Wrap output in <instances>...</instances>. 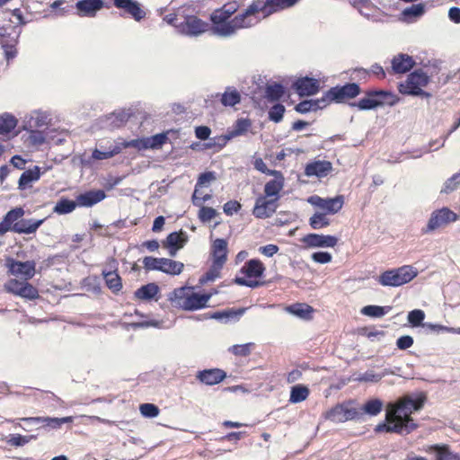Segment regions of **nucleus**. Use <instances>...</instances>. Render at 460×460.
<instances>
[{
  "instance_id": "412c9836",
  "label": "nucleus",
  "mask_w": 460,
  "mask_h": 460,
  "mask_svg": "<svg viewBox=\"0 0 460 460\" xmlns=\"http://www.w3.org/2000/svg\"><path fill=\"white\" fill-rule=\"evenodd\" d=\"M25 211L21 207H16L6 213L4 219L0 222V235L4 234L8 231L13 232V226L19 223L24 216Z\"/></svg>"
},
{
  "instance_id": "6e6552de",
  "label": "nucleus",
  "mask_w": 460,
  "mask_h": 460,
  "mask_svg": "<svg viewBox=\"0 0 460 460\" xmlns=\"http://www.w3.org/2000/svg\"><path fill=\"white\" fill-rule=\"evenodd\" d=\"M178 32L190 37H197L209 29V23L195 15L187 16L183 22L175 25Z\"/></svg>"
},
{
  "instance_id": "39448f33",
  "label": "nucleus",
  "mask_w": 460,
  "mask_h": 460,
  "mask_svg": "<svg viewBox=\"0 0 460 460\" xmlns=\"http://www.w3.org/2000/svg\"><path fill=\"white\" fill-rule=\"evenodd\" d=\"M417 270L410 265L385 270L378 277V283L384 287H400L417 276Z\"/></svg>"
},
{
  "instance_id": "052dcab7",
  "label": "nucleus",
  "mask_w": 460,
  "mask_h": 460,
  "mask_svg": "<svg viewBox=\"0 0 460 460\" xmlns=\"http://www.w3.org/2000/svg\"><path fill=\"white\" fill-rule=\"evenodd\" d=\"M19 296L32 300L39 296V293L37 288H35L31 284L25 281Z\"/></svg>"
},
{
  "instance_id": "680f3d73",
  "label": "nucleus",
  "mask_w": 460,
  "mask_h": 460,
  "mask_svg": "<svg viewBox=\"0 0 460 460\" xmlns=\"http://www.w3.org/2000/svg\"><path fill=\"white\" fill-rule=\"evenodd\" d=\"M217 212L216 209L210 207H201L199 212V218L204 222H210L213 218L216 217Z\"/></svg>"
},
{
  "instance_id": "aec40b11",
  "label": "nucleus",
  "mask_w": 460,
  "mask_h": 460,
  "mask_svg": "<svg viewBox=\"0 0 460 460\" xmlns=\"http://www.w3.org/2000/svg\"><path fill=\"white\" fill-rule=\"evenodd\" d=\"M103 5L102 0H79L75 4V8L81 17H94Z\"/></svg>"
},
{
  "instance_id": "c9c22d12",
  "label": "nucleus",
  "mask_w": 460,
  "mask_h": 460,
  "mask_svg": "<svg viewBox=\"0 0 460 460\" xmlns=\"http://www.w3.org/2000/svg\"><path fill=\"white\" fill-rule=\"evenodd\" d=\"M216 180L215 172H206L201 173L197 181L195 190L192 195V202L195 206H199L200 202L198 199L199 188L206 186L209 184L211 181Z\"/></svg>"
},
{
  "instance_id": "09e8293b",
  "label": "nucleus",
  "mask_w": 460,
  "mask_h": 460,
  "mask_svg": "<svg viewBox=\"0 0 460 460\" xmlns=\"http://www.w3.org/2000/svg\"><path fill=\"white\" fill-rule=\"evenodd\" d=\"M310 226L314 229H321L330 225V220L326 217V214L316 212L309 220Z\"/></svg>"
},
{
  "instance_id": "423d86ee",
  "label": "nucleus",
  "mask_w": 460,
  "mask_h": 460,
  "mask_svg": "<svg viewBox=\"0 0 460 460\" xmlns=\"http://www.w3.org/2000/svg\"><path fill=\"white\" fill-rule=\"evenodd\" d=\"M429 83V76L422 70H416L410 74L405 82L400 84L399 91L402 94L413 96H429L422 88Z\"/></svg>"
},
{
  "instance_id": "603ef678",
  "label": "nucleus",
  "mask_w": 460,
  "mask_h": 460,
  "mask_svg": "<svg viewBox=\"0 0 460 460\" xmlns=\"http://www.w3.org/2000/svg\"><path fill=\"white\" fill-rule=\"evenodd\" d=\"M284 94V87L279 84H269L266 87L265 95L270 101H278Z\"/></svg>"
},
{
  "instance_id": "4d7b16f0",
  "label": "nucleus",
  "mask_w": 460,
  "mask_h": 460,
  "mask_svg": "<svg viewBox=\"0 0 460 460\" xmlns=\"http://www.w3.org/2000/svg\"><path fill=\"white\" fill-rule=\"evenodd\" d=\"M251 127V122L247 119H239L234 124V130L231 133L232 137L243 135Z\"/></svg>"
},
{
  "instance_id": "e2e57ef3",
  "label": "nucleus",
  "mask_w": 460,
  "mask_h": 460,
  "mask_svg": "<svg viewBox=\"0 0 460 460\" xmlns=\"http://www.w3.org/2000/svg\"><path fill=\"white\" fill-rule=\"evenodd\" d=\"M25 281L26 280L20 281L17 279H10L4 284V288L7 292L20 296L21 290L22 289V286L24 285Z\"/></svg>"
},
{
  "instance_id": "f257e3e1",
  "label": "nucleus",
  "mask_w": 460,
  "mask_h": 460,
  "mask_svg": "<svg viewBox=\"0 0 460 460\" xmlns=\"http://www.w3.org/2000/svg\"><path fill=\"white\" fill-rule=\"evenodd\" d=\"M422 403V400H413L410 397H404L396 403H389L386 410V423L377 425L376 430L409 434L417 427L411 414L419 411Z\"/></svg>"
},
{
  "instance_id": "c03bdc74",
  "label": "nucleus",
  "mask_w": 460,
  "mask_h": 460,
  "mask_svg": "<svg viewBox=\"0 0 460 460\" xmlns=\"http://www.w3.org/2000/svg\"><path fill=\"white\" fill-rule=\"evenodd\" d=\"M392 310L391 306L366 305L361 309V314L373 318H380Z\"/></svg>"
},
{
  "instance_id": "e433bc0d",
  "label": "nucleus",
  "mask_w": 460,
  "mask_h": 460,
  "mask_svg": "<svg viewBox=\"0 0 460 460\" xmlns=\"http://www.w3.org/2000/svg\"><path fill=\"white\" fill-rule=\"evenodd\" d=\"M327 101L325 98H322L321 100H306L299 102L296 106V111L300 113H306L311 111H317L318 109L325 106Z\"/></svg>"
},
{
  "instance_id": "0e129e2a",
  "label": "nucleus",
  "mask_w": 460,
  "mask_h": 460,
  "mask_svg": "<svg viewBox=\"0 0 460 460\" xmlns=\"http://www.w3.org/2000/svg\"><path fill=\"white\" fill-rule=\"evenodd\" d=\"M162 258L146 256L143 260L144 268L147 270H160Z\"/></svg>"
},
{
  "instance_id": "338daca9",
  "label": "nucleus",
  "mask_w": 460,
  "mask_h": 460,
  "mask_svg": "<svg viewBox=\"0 0 460 460\" xmlns=\"http://www.w3.org/2000/svg\"><path fill=\"white\" fill-rule=\"evenodd\" d=\"M245 308L240 309H227L225 310V323H227L231 321L236 322L240 319V317L244 314Z\"/></svg>"
},
{
  "instance_id": "393cba45",
  "label": "nucleus",
  "mask_w": 460,
  "mask_h": 460,
  "mask_svg": "<svg viewBox=\"0 0 460 460\" xmlns=\"http://www.w3.org/2000/svg\"><path fill=\"white\" fill-rule=\"evenodd\" d=\"M112 1L116 8L124 10L137 22H139L146 16V13L141 9L140 4L135 0Z\"/></svg>"
},
{
  "instance_id": "a211bd4d",
  "label": "nucleus",
  "mask_w": 460,
  "mask_h": 460,
  "mask_svg": "<svg viewBox=\"0 0 460 460\" xmlns=\"http://www.w3.org/2000/svg\"><path fill=\"white\" fill-rule=\"evenodd\" d=\"M21 420L28 425L31 424H43L44 427L50 429H59L61 425L66 423H71L73 417H63V418H51V417H29L22 418Z\"/></svg>"
},
{
  "instance_id": "5701e85b",
  "label": "nucleus",
  "mask_w": 460,
  "mask_h": 460,
  "mask_svg": "<svg viewBox=\"0 0 460 460\" xmlns=\"http://www.w3.org/2000/svg\"><path fill=\"white\" fill-rule=\"evenodd\" d=\"M425 451L433 455L434 460H460V456L451 451L449 446L446 444L429 446Z\"/></svg>"
},
{
  "instance_id": "bb28decb",
  "label": "nucleus",
  "mask_w": 460,
  "mask_h": 460,
  "mask_svg": "<svg viewBox=\"0 0 460 460\" xmlns=\"http://www.w3.org/2000/svg\"><path fill=\"white\" fill-rule=\"evenodd\" d=\"M332 169V164L328 161H314L305 166V173L308 177L318 178L327 176Z\"/></svg>"
},
{
  "instance_id": "20e7f679",
  "label": "nucleus",
  "mask_w": 460,
  "mask_h": 460,
  "mask_svg": "<svg viewBox=\"0 0 460 460\" xmlns=\"http://www.w3.org/2000/svg\"><path fill=\"white\" fill-rule=\"evenodd\" d=\"M398 97L391 92L373 90L367 92L364 98L352 105L358 107L359 110L366 111L373 110L384 105L394 106L398 102Z\"/></svg>"
},
{
  "instance_id": "79ce46f5",
  "label": "nucleus",
  "mask_w": 460,
  "mask_h": 460,
  "mask_svg": "<svg viewBox=\"0 0 460 460\" xmlns=\"http://www.w3.org/2000/svg\"><path fill=\"white\" fill-rule=\"evenodd\" d=\"M309 389L303 385H296L291 387L289 402L291 403H298L305 400L309 395Z\"/></svg>"
},
{
  "instance_id": "13d9d810",
  "label": "nucleus",
  "mask_w": 460,
  "mask_h": 460,
  "mask_svg": "<svg viewBox=\"0 0 460 460\" xmlns=\"http://www.w3.org/2000/svg\"><path fill=\"white\" fill-rule=\"evenodd\" d=\"M139 410L141 414L146 418H155L159 414V408L153 403H143Z\"/></svg>"
},
{
  "instance_id": "473e14b6",
  "label": "nucleus",
  "mask_w": 460,
  "mask_h": 460,
  "mask_svg": "<svg viewBox=\"0 0 460 460\" xmlns=\"http://www.w3.org/2000/svg\"><path fill=\"white\" fill-rule=\"evenodd\" d=\"M264 270L263 263L257 259L248 261L241 269V272L247 278H260L263 275Z\"/></svg>"
},
{
  "instance_id": "4be33fe9",
  "label": "nucleus",
  "mask_w": 460,
  "mask_h": 460,
  "mask_svg": "<svg viewBox=\"0 0 460 460\" xmlns=\"http://www.w3.org/2000/svg\"><path fill=\"white\" fill-rule=\"evenodd\" d=\"M303 243L309 247H334L338 239L332 235L309 234L302 239Z\"/></svg>"
},
{
  "instance_id": "ea45409f",
  "label": "nucleus",
  "mask_w": 460,
  "mask_h": 460,
  "mask_svg": "<svg viewBox=\"0 0 460 460\" xmlns=\"http://www.w3.org/2000/svg\"><path fill=\"white\" fill-rule=\"evenodd\" d=\"M183 263L171 259L162 258L161 270L167 274L179 275L183 270Z\"/></svg>"
},
{
  "instance_id": "a19ab883",
  "label": "nucleus",
  "mask_w": 460,
  "mask_h": 460,
  "mask_svg": "<svg viewBox=\"0 0 460 460\" xmlns=\"http://www.w3.org/2000/svg\"><path fill=\"white\" fill-rule=\"evenodd\" d=\"M17 126L16 118L8 113L4 112L0 115V134L4 135L10 133Z\"/></svg>"
},
{
  "instance_id": "72a5a7b5",
  "label": "nucleus",
  "mask_w": 460,
  "mask_h": 460,
  "mask_svg": "<svg viewBox=\"0 0 460 460\" xmlns=\"http://www.w3.org/2000/svg\"><path fill=\"white\" fill-rule=\"evenodd\" d=\"M40 177V168L35 165L33 168L23 172L18 181V188L25 190L31 182L37 181Z\"/></svg>"
},
{
  "instance_id": "2eb2a0df",
  "label": "nucleus",
  "mask_w": 460,
  "mask_h": 460,
  "mask_svg": "<svg viewBox=\"0 0 460 460\" xmlns=\"http://www.w3.org/2000/svg\"><path fill=\"white\" fill-rule=\"evenodd\" d=\"M9 271L12 275L22 277L24 280L31 279L35 274L36 263L33 261H18L9 260L7 262Z\"/></svg>"
},
{
  "instance_id": "9b49d317",
  "label": "nucleus",
  "mask_w": 460,
  "mask_h": 460,
  "mask_svg": "<svg viewBox=\"0 0 460 460\" xmlns=\"http://www.w3.org/2000/svg\"><path fill=\"white\" fill-rule=\"evenodd\" d=\"M358 416L357 409L351 404H338L326 413V419L333 422H344Z\"/></svg>"
},
{
  "instance_id": "5fc2aeb1",
  "label": "nucleus",
  "mask_w": 460,
  "mask_h": 460,
  "mask_svg": "<svg viewBox=\"0 0 460 460\" xmlns=\"http://www.w3.org/2000/svg\"><path fill=\"white\" fill-rule=\"evenodd\" d=\"M425 319V313L420 309H414L408 314V322L413 326L418 327L422 325Z\"/></svg>"
},
{
  "instance_id": "b1692460",
  "label": "nucleus",
  "mask_w": 460,
  "mask_h": 460,
  "mask_svg": "<svg viewBox=\"0 0 460 460\" xmlns=\"http://www.w3.org/2000/svg\"><path fill=\"white\" fill-rule=\"evenodd\" d=\"M226 376L225 371L219 368H211L199 371L196 375V378L207 385H214L222 382Z\"/></svg>"
},
{
  "instance_id": "4c0bfd02",
  "label": "nucleus",
  "mask_w": 460,
  "mask_h": 460,
  "mask_svg": "<svg viewBox=\"0 0 460 460\" xmlns=\"http://www.w3.org/2000/svg\"><path fill=\"white\" fill-rule=\"evenodd\" d=\"M284 187V179L279 180H270L265 184L264 192L265 196L268 198L276 199L279 200V192L282 190Z\"/></svg>"
},
{
  "instance_id": "3c124183",
  "label": "nucleus",
  "mask_w": 460,
  "mask_h": 460,
  "mask_svg": "<svg viewBox=\"0 0 460 460\" xmlns=\"http://www.w3.org/2000/svg\"><path fill=\"white\" fill-rule=\"evenodd\" d=\"M383 408V402L379 399H372L367 401L362 410L365 413L370 415V416H376L377 415Z\"/></svg>"
},
{
  "instance_id": "de8ad7c7",
  "label": "nucleus",
  "mask_w": 460,
  "mask_h": 460,
  "mask_svg": "<svg viewBox=\"0 0 460 460\" xmlns=\"http://www.w3.org/2000/svg\"><path fill=\"white\" fill-rule=\"evenodd\" d=\"M224 265L212 262L210 269L199 279L200 284L215 281L220 276Z\"/></svg>"
},
{
  "instance_id": "69168bd1",
  "label": "nucleus",
  "mask_w": 460,
  "mask_h": 460,
  "mask_svg": "<svg viewBox=\"0 0 460 460\" xmlns=\"http://www.w3.org/2000/svg\"><path fill=\"white\" fill-rule=\"evenodd\" d=\"M34 438V436H22L20 434H14L10 437L9 443L14 447H22Z\"/></svg>"
},
{
  "instance_id": "9d476101",
  "label": "nucleus",
  "mask_w": 460,
  "mask_h": 460,
  "mask_svg": "<svg viewBox=\"0 0 460 460\" xmlns=\"http://www.w3.org/2000/svg\"><path fill=\"white\" fill-rule=\"evenodd\" d=\"M307 201L323 210H325L330 214L338 213L344 204V198L342 195H338L334 198H321L317 195H314L308 198Z\"/></svg>"
},
{
  "instance_id": "1a4fd4ad",
  "label": "nucleus",
  "mask_w": 460,
  "mask_h": 460,
  "mask_svg": "<svg viewBox=\"0 0 460 460\" xmlns=\"http://www.w3.org/2000/svg\"><path fill=\"white\" fill-rule=\"evenodd\" d=\"M299 0H254V4L258 5L257 15L262 13V18L276 13L279 10L289 8L295 5Z\"/></svg>"
},
{
  "instance_id": "37998d69",
  "label": "nucleus",
  "mask_w": 460,
  "mask_h": 460,
  "mask_svg": "<svg viewBox=\"0 0 460 460\" xmlns=\"http://www.w3.org/2000/svg\"><path fill=\"white\" fill-rule=\"evenodd\" d=\"M240 101L241 95L239 92L233 87H227L221 96V103L224 106L233 107L235 104L239 103Z\"/></svg>"
},
{
  "instance_id": "8fccbe9b",
  "label": "nucleus",
  "mask_w": 460,
  "mask_h": 460,
  "mask_svg": "<svg viewBox=\"0 0 460 460\" xmlns=\"http://www.w3.org/2000/svg\"><path fill=\"white\" fill-rule=\"evenodd\" d=\"M460 186V172L453 174L450 178H448L441 189V193L448 194L456 190H457Z\"/></svg>"
},
{
  "instance_id": "6ab92c4d",
  "label": "nucleus",
  "mask_w": 460,
  "mask_h": 460,
  "mask_svg": "<svg viewBox=\"0 0 460 460\" xmlns=\"http://www.w3.org/2000/svg\"><path fill=\"white\" fill-rule=\"evenodd\" d=\"M319 87L318 80L307 76L299 78L293 84V88L301 97L315 94L319 91Z\"/></svg>"
},
{
  "instance_id": "dca6fc26",
  "label": "nucleus",
  "mask_w": 460,
  "mask_h": 460,
  "mask_svg": "<svg viewBox=\"0 0 460 460\" xmlns=\"http://www.w3.org/2000/svg\"><path fill=\"white\" fill-rule=\"evenodd\" d=\"M109 270H103L102 276L105 279L107 287L113 292H119L122 288L121 279L116 272L118 261L114 258H111L107 261Z\"/></svg>"
},
{
  "instance_id": "58836bf2",
  "label": "nucleus",
  "mask_w": 460,
  "mask_h": 460,
  "mask_svg": "<svg viewBox=\"0 0 460 460\" xmlns=\"http://www.w3.org/2000/svg\"><path fill=\"white\" fill-rule=\"evenodd\" d=\"M158 291L159 288L156 284L149 283L137 289L135 296L141 300H150L157 295Z\"/></svg>"
},
{
  "instance_id": "ddd939ff",
  "label": "nucleus",
  "mask_w": 460,
  "mask_h": 460,
  "mask_svg": "<svg viewBox=\"0 0 460 460\" xmlns=\"http://www.w3.org/2000/svg\"><path fill=\"white\" fill-rule=\"evenodd\" d=\"M167 136L164 133L154 135L150 137L141 139H132L126 142L128 147H134L137 150L143 149H158L166 142Z\"/></svg>"
},
{
  "instance_id": "7c9ffc66",
  "label": "nucleus",
  "mask_w": 460,
  "mask_h": 460,
  "mask_svg": "<svg viewBox=\"0 0 460 460\" xmlns=\"http://www.w3.org/2000/svg\"><path fill=\"white\" fill-rule=\"evenodd\" d=\"M105 197V192L102 190H90L77 196L76 201L80 207H92L103 200Z\"/></svg>"
},
{
  "instance_id": "4468645a",
  "label": "nucleus",
  "mask_w": 460,
  "mask_h": 460,
  "mask_svg": "<svg viewBox=\"0 0 460 460\" xmlns=\"http://www.w3.org/2000/svg\"><path fill=\"white\" fill-rule=\"evenodd\" d=\"M278 200L276 199L266 196H260L256 199L252 214L257 218L270 217L278 208Z\"/></svg>"
},
{
  "instance_id": "c756f323",
  "label": "nucleus",
  "mask_w": 460,
  "mask_h": 460,
  "mask_svg": "<svg viewBox=\"0 0 460 460\" xmlns=\"http://www.w3.org/2000/svg\"><path fill=\"white\" fill-rule=\"evenodd\" d=\"M130 113L126 111H114L105 117L104 127L110 130L122 127L129 119Z\"/></svg>"
},
{
  "instance_id": "a18cd8bd",
  "label": "nucleus",
  "mask_w": 460,
  "mask_h": 460,
  "mask_svg": "<svg viewBox=\"0 0 460 460\" xmlns=\"http://www.w3.org/2000/svg\"><path fill=\"white\" fill-rule=\"evenodd\" d=\"M77 201L67 199H60L55 205L53 211L58 215H66L75 210Z\"/></svg>"
},
{
  "instance_id": "6e6d98bb",
  "label": "nucleus",
  "mask_w": 460,
  "mask_h": 460,
  "mask_svg": "<svg viewBox=\"0 0 460 460\" xmlns=\"http://www.w3.org/2000/svg\"><path fill=\"white\" fill-rule=\"evenodd\" d=\"M253 343H245L241 345H233L228 350L235 356L246 357L251 354Z\"/></svg>"
},
{
  "instance_id": "0eeeda50",
  "label": "nucleus",
  "mask_w": 460,
  "mask_h": 460,
  "mask_svg": "<svg viewBox=\"0 0 460 460\" xmlns=\"http://www.w3.org/2000/svg\"><path fill=\"white\" fill-rule=\"evenodd\" d=\"M457 218V215L447 208L437 209L431 213L427 226L421 232L422 234H429L439 227L456 221Z\"/></svg>"
},
{
  "instance_id": "c85d7f7f",
  "label": "nucleus",
  "mask_w": 460,
  "mask_h": 460,
  "mask_svg": "<svg viewBox=\"0 0 460 460\" xmlns=\"http://www.w3.org/2000/svg\"><path fill=\"white\" fill-rule=\"evenodd\" d=\"M44 219L21 218L19 223L13 226V232L16 234H34L43 224Z\"/></svg>"
},
{
  "instance_id": "f3484780",
  "label": "nucleus",
  "mask_w": 460,
  "mask_h": 460,
  "mask_svg": "<svg viewBox=\"0 0 460 460\" xmlns=\"http://www.w3.org/2000/svg\"><path fill=\"white\" fill-rule=\"evenodd\" d=\"M127 141L117 140L114 141L108 147L104 146L102 144L99 145V148H95L92 153V158L93 160H105L113 157L114 155L119 154L122 149L128 148V146H126Z\"/></svg>"
},
{
  "instance_id": "774afa93",
  "label": "nucleus",
  "mask_w": 460,
  "mask_h": 460,
  "mask_svg": "<svg viewBox=\"0 0 460 460\" xmlns=\"http://www.w3.org/2000/svg\"><path fill=\"white\" fill-rule=\"evenodd\" d=\"M383 378V375H379L375 373L372 370L366 371L365 373L359 375L357 378L360 382H373L377 383Z\"/></svg>"
},
{
  "instance_id": "2f4dec72",
  "label": "nucleus",
  "mask_w": 460,
  "mask_h": 460,
  "mask_svg": "<svg viewBox=\"0 0 460 460\" xmlns=\"http://www.w3.org/2000/svg\"><path fill=\"white\" fill-rule=\"evenodd\" d=\"M415 62L412 58L407 54H399L392 60V68L395 74H404L410 71Z\"/></svg>"
},
{
  "instance_id": "864d4df0",
  "label": "nucleus",
  "mask_w": 460,
  "mask_h": 460,
  "mask_svg": "<svg viewBox=\"0 0 460 460\" xmlns=\"http://www.w3.org/2000/svg\"><path fill=\"white\" fill-rule=\"evenodd\" d=\"M185 242L186 238L183 233L173 232L167 236L164 242V246H179L180 248H182Z\"/></svg>"
},
{
  "instance_id": "7ed1b4c3",
  "label": "nucleus",
  "mask_w": 460,
  "mask_h": 460,
  "mask_svg": "<svg viewBox=\"0 0 460 460\" xmlns=\"http://www.w3.org/2000/svg\"><path fill=\"white\" fill-rule=\"evenodd\" d=\"M210 297V294H199L192 288L183 287L173 291L171 300L184 310L194 311L204 308Z\"/></svg>"
},
{
  "instance_id": "a878e982",
  "label": "nucleus",
  "mask_w": 460,
  "mask_h": 460,
  "mask_svg": "<svg viewBox=\"0 0 460 460\" xmlns=\"http://www.w3.org/2000/svg\"><path fill=\"white\" fill-rule=\"evenodd\" d=\"M227 241L217 238L211 245L212 262L224 265L227 260Z\"/></svg>"
},
{
  "instance_id": "f03ea898",
  "label": "nucleus",
  "mask_w": 460,
  "mask_h": 460,
  "mask_svg": "<svg viewBox=\"0 0 460 460\" xmlns=\"http://www.w3.org/2000/svg\"><path fill=\"white\" fill-rule=\"evenodd\" d=\"M258 5L252 2L242 13L231 18L224 8L215 10L211 14L212 33L222 38H229L239 30L248 29L256 25L261 19L257 15Z\"/></svg>"
},
{
  "instance_id": "49530a36",
  "label": "nucleus",
  "mask_w": 460,
  "mask_h": 460,
  "mask_svg": "<svg viewBox=\"0 0 460 460\" xmlns=\"http://www.w3.org/2000/svg\"><path fill=\"white\" fill-rule=\"evenodd\" d=\"M288 311L302 319H309L313 313V308L306 304H296L288 306Z\"/></svg>"
},
{
  "instance_id": "cd10ccee",
  "label": "nucleus",
  "mask_w": 460,
  "mask_h": 460,
  "mask_svg": "<svg viewBox=\"0 0 460 460\" xmlns=\"http://www.w3.org/2000/svg\"><path fill=\"white\" fill-rule=\"evenodd\" d=\"M49 115L46 111H34L29 118L24 121V128L26 130L37 129L48 125Z\"/></svg>"
},
{
  "instance_id": "bf43d9fd",
  "label": "nucleus",
  "mask_w": 460,
  "mask_h": 460,
  "mask_svg": "<svg viewBox=\"0 0 460 460\" xmlns=\"http://www.w3.org/2000/svg\"><path fill=\"white\" fill-rule=\"evenodd\" d=\"M285 107L282 104H275L269 111V118L274 122H279L284 115Z\"/></svg>"
},
{
  "instance_id": "f704fd0d",
  "label": "nucleus",
  "mask_w": 460,
  "mask_h": 460,
  "mask_svg": "<svg viewBox=\"0 0 460 460\" xmlns=\"http://www.w3.org/2000/svg\"><path fill=\"white\" fill-rule=\"evenodd\" d=\"M425 13L423 4H411L402 12V20L406 22H413Z\"/></svg>"
},
{
  "instance_id": "f8f14e48",
  "label": "nucleus",
  "mask_w": 460,
  "mask_h": 460,
  "mask_svg": "<svg viewBox=\"0 0 460 460\" xmlns=\"http://www.w3.org/2000/svg\"><path fill=\"white\" fill-rule=\"evenodd\" d=\"M359 93L360 88L358 84L356 83H350L342 86L331 88L326 94V98L339 102L348 98H354L358 95Z\"/></svg>"
}]
</instances>
